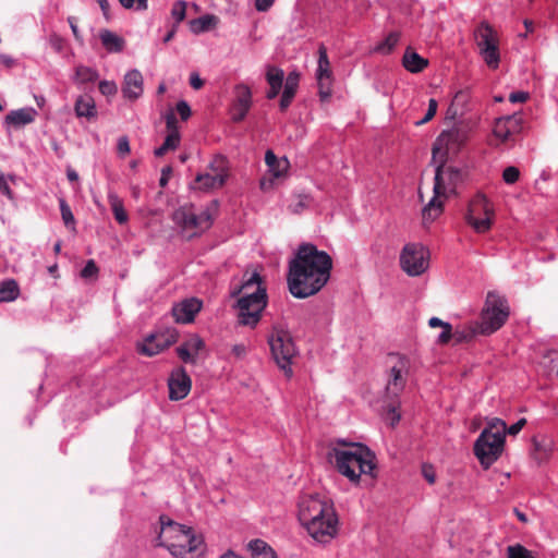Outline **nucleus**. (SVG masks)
I'll return each instance as SVG.
<instances>
[{"instance_id": "f257e3e1", "label": "nucleus", "mask_w": 558, "mask_h": 558, "mask_svg": "<svg viewBox=\"0 0 558 558\" xmlns=\"http://www.w3.org/2000/svg\"><path fill=\"white\" fill-rule=\"evenodd\" d=\"M332 259L312 243L299 245L288 265V287L296 299H306L319 292L330 278Z\"/></svg>"}, {"instance_id": "f03ea898", "label": "nucleus", "mask_w": 558, "mask_h": 558, "mask_svg": "<svg viewBox=\"0 0 558 558\" xmlns=\"http://www.w3.org/2000/svg\"><path fill=\"white\" fill-rule=\"evenodd\" d=\"M299 521L318 543L333 538L338 530V518L333 505L318 495H306L299 501Z\"/></svg>"}, {"instance_id": "7ed1b4c3", "label": "nucleus", "mask_w": 558, "mask_h": 558, "mask_svg": "<svg viewBox=\"0 0 558 558\" xmlns=\"http://www.w3.org/2000/svg\"><path fill=\"white\" fill-rule=\"evenodd\" d=\"M327 458L353 484H359L362 474L372 475L375 469V456L366 446L342 438L329 448Z\"/></svg>"}, {"instance_id": "20e7f679", "label": "nucleus", "mask_w": 558, "mask_h": 558, "mask_svg": "<svg viewBox=\"0 0 558 558\" xmlns=\"http://www.w3.org/2000/svg\"><path fill=\"white\" fill-rule=\"evenodd\" d=\"M231 296H238L235 308L239 325L256 327L267 305V293L262 287L260 275L257 271L250 274L242 284L231 292Z\"/></svg>"}, {"instance_id": "39448f33", "label": "nucleus", "mask_w": 558, "mask_h": 558, "mask_svg": "<svg viewBox=\"0 0 558 558\" xmlns=\"http://www.w3.org/2000/svg\"><path fill=\"white\" fill-rule=\"evenodd\" d=\"M508 316L509 307L506 299L494 291H489L481 313V320L470 323L462 330H457L453 336L459 342L471 341L478 335L489 336L505 325Z\"/></svg>"}, {"instance_id": "423d86ee", "label": "nucleus", "mask_w": 558, "mask_h": 558, "mask_svg": "<svg viewBox=\"0 0 558 558\" xmlns=\"http://www.w3.org/2000/svg\"><path fill=\"white\" fill-rule=\"evenodd\" d=\"M389 377L385 388V410L390 425L395 426L399 423L401 415L399 413L400 401L399 395L403 391L407 384V376L410 369V359L399 353L389 354Z\"/></svg>"}, {"instance_id": "0eeeda50", "label": "nucleus", "mask_w": 558, "mask_h": 558, "mask_svg": "<svg viewBox=\"0 0 558 558\" xmlns=\"http://www.w3.org/2000/svg\"><path fill=\"white\" fill-rule=\"evenodd\" d=\"M463 181V172L456 167L440 165L436 168L434 196L423 208V220L432 222L442 213L441 196L454 193L457 186Z\"/></svg>"}, {"instance_id": "6e6552de", "label": "nucleus", "mask_w": 558, "mask_h": 558, "mask_svg": "<svg viewBox=\"0 0 558 558\" xmlns=\"http://www.w3.org/2000/svg\"><path fill=\"white\" fill-rule=\"evenodd\" d=\"M494 209L487 197L482 194H475L469 202L464 214L465 222L471 226L475 232L485 233L493 225Z\"/></svg>"}, {"instance_id": "1a4fd4ad", "label": "nucleus", "mask_w": 558, "mask_h": 558, "mask_svg": "<svg viewBox=\"0 0 558 558\" xmlns=\"http://www.w3.org/2000/svg\"><path fill=\"white\" fill-rule=\"evenodd\" d=\"M480 56L489 69H497L500 62L499 39L496 31L487 23H481L474 32Z\"/></svg>"}, {"instance_id": "9d476101", "label": "nucleus", "mask_w": 558, "mask_h": 558, "mask_svg": "<svg viewBox=\"0 0 558 558\" xmlns=\"http://www.w3.org/2000/svg\"><path fill=\"white\" fill-rule=\"evenodd\" d=\"M268 343L276 364L288 376L292 375L290 365L295 354V345L290 333L281 328L275 327L268 338Z\"/></svg>"}, {"instance_id": "9b49d317", "label": "nucleus", "mask_w": 558, "mask_h": 558, "mask_svg": "<svg viewBox=\"0 0 558 558\" xmlns=\"http://www.w3.org/2000/svg\"><path fill=\"white\" fill-rule=\"evenodd\" d=\"M217 208V202L213 203V208L207 207L196 213L193 205L182 206L174 211L173 219L183 229H196L199 233L208 230L214 222V210Z\"/></svg>"}, {"instance_id": "f8f14e48", "label": "nucleus", "mask_w": 558, "mask_h": 558, "mask_svg": "<svg viewBox=\"0 0 558 558\" xmlns=\"http://www.w3.org/2000/svg\"><path fill=\"white\" fill-rule=\"evenodd\" d=\"M168 550L177 558H201L205 553V544L201 536L185 526L177 539L168 543Z\"/></svg>"}, {"instance_id": "ddd939ff", "label": "nucleus", "mask_w": 558, "mask_h": 558, "mask_svg": "<svg viewBox=\"0 0 558 558\" xmlns=\"http://www.w3.org/2000/svg\"><path fill=\"white\" fill-rule=\"evenodd\" d=\"M428 250L421 243H408L400 253V267L411 277L425 272L428 268Z\"/></svg>"}, {"instance_id": "4468645a", "label": "nucleus", "mask_w": 558, "mask_h": 558, "mask_svg": "<svg viewBox=\"0 0 558 558\" xmlns=\"http://www.w3.org/2000/svg\"><path fill=\"white\" fill-rule=\"evenodd\" d=\"M505 439L488 432H482L474 442V454L481 464L487 469L501 454Z\"/></svg>"}, {"instance_id": "2eb2a0df", "label": "nucleus", "mask_w": 558, "mask_h": 558, "mask_svg": "<svg viewBox=\"0 0 558 558\" xmlns=\"http://www.w3.org/2000/svg\"><path fill=\"white\" fill-rule=\"evenodd\" d=\"M178 336L179 335L175 329L155 332L147 336L144 341L138 344L137 349L143 355L154 356L175 343Z\"/></svg>"}, {"instance_id": "dca6fc26", "label": "nucleus", "mask_w": 558, "mask_h": 558, "mask_svg": "<svg viewBox=\"0 0 558 558\" xmlns=\"http://www.w3.org/2000/svg\"><path fill=\"white\" fill-rule=\"evenodd\" d=\"M265 163L270 178L263 177L259 184L262 190L267 191L272 187L275 179H281L287 174L290 162L287 157L278 158L272 150L268 149L265 154Z\"/></svg>"}, {"instance_id": "f3484780", "label": "nucleus", "mask_w": 558, "mask_h": 558, "mask_svg": "<svg viewBox=\"0 0 558 558\" xmlns=\"http://www.w3.org/2000/svg\"><path fill=\"white\" fill-rule=\"evenodd\" d=\"M523 129V118L520 112L496 119L493 133L502 143L509 141L512 135L519 134Z\"/></svg>"}, {"instance_id": "a211bd4d", "label": "nucleus", "mask_w": 558, "mask_h": 558, "mask_svg": "<svg viewBox=\"0 0 558 558\" xmlns=\"http://www.w3.org/2000/svg\"><path fill=\"white\" fill-rule=\"evenodd\" d=\"M192 387V381L183 367L173 369L168 379L169 399L179 401L184 399Z\"/></svg>"}, {"instance_id": "6ab92c4d", "label": "nucleus", "mask_w": 558, "mask_h": 558, "mask_svg": "<svg viewBox=\"0 0 558 558\" xmlns=\"http://www.w3.org/2000/svg\"><path fill=\"white\" fill-rule=\"evenodd\" d=\"M252 106V93L248 86L239 84L236 86V98L231 108V119L233 122H241L245 119Z\"/></svg>"}, {"instance_id": "aec40b11", "label": "nucleus", "mask_w": 558, "mask_h": 558, "mask_svg": "<svg viewBox=\"0 0 558 558\" xmlns=\"http://www.w3.org/2000/svg\"><path fill=\"white\" fill-rule=\"evenodd\" d=\"M144 90V78L142 73L136 70L126 72L123 78L122 94L130 101L138 99Z\"/></svg>"}, {"instance_id": "412c9836", "label": "nucleus", "mask_w": 558, "mask_h": 558, "mask_svg": "<svg viewBox=\"0 0 558 558\" xmlns=\"http://www.w3.org/2000/svg\"><path fill=\"white\" fill-rule=\"evenodd\" d=\"M202 302L195 298L186 299L172 307V316L179 324H190L201 311Z\"/></svg>"}, {"instance_id": "4be33fe9", "label": "nucleus", "mask_w": 558, "mask_h": 558, "mask_svg": "<svg viewBox=\"0 0 558 558\" xmlns=\"http://www.w3.org/2000/svg\"><path fill=\"white\" fill-rule=\"evenodd\" d=\"M160 532L156 537V546H161L168 549V543L177 539L178 534L183 531L185 525L177 523L167 515L159 517Z\"/></svg>"}, {"instance_id": "5701e85b", "label": "nucleus", "mask_w": 558, "mask_h": 558, "mask_svg": "<svg viewBox=\"0 0 558 558\" xmlns=\"http://www.w3.org/2000/svg\"><path fill=\"white\" fill-rule=\"evenodd\" d=\"M37 110L33 107H24L16 110H11L4 118V124L21 129L35 121L37 117Z\"/></svg>"}, {"instance_id": "b1692460", "label": "nucleus", "mask_w": 558, "mask_h": 558, "mask_svg": "<svg viewBox=\"0 0 558 558\" xmlns=\"http://www.w3.org/2000/svg\"><path fill=\"white\" fill-rule=\"evenodd\" d=\"M299 73L296 72H290L286 78L283 86V93L281 95V99L279 102V107L281 111H286L289 106L291 105L298 86H299Z\"/></svg>"}, {"instance_id": "393cba45", "label": "nucleus", "mask_w": 558, "mask_h": 558, "mask_svg": "<svg viewBox=\"0 0 558 558\" xmlns=\"http://www.w3.org/2000/svg\"><path fill=\"white\" fill-rule=\"evenodd\" d=\"M74 110L78 118L92 120L97 117L96 102L94 98L87 94L82 95L76 99Z\"/></svg>"}, {"instance_id": "a878e982", "label": "nucleus", "mask_w": 558, "mask_h": 558, "mask_svg": "<svg viewBox=\"0 0 558 558\" xmlns=\"http://www.w3.org/2000/svg\"><path fill=\"white\" fill-rule=\"evenodd\" d=\"M402 64L409 72L420 73L428 65V61L417 52L407 49L402 58Z\"/></svg>"}, {"instance_id": "bb28decb", "label": "nucleus", "mask_w": 558, "mask_h": 558, "mask_svg": "<svg viewBox=\"0 0 558 558\" xmlns=\"http://www.w3.org/2000/svg\"><path fill=\"white\" fill-rule=\"evenodd\" d=\"M99 38L108 52H121L125 45V41L122 37L118 36L109 29L100 31Z\"/></svg>"}, {"instance_id": "cd10ccee", "label": "nucleus", "mask_w": 558, "mask_h": 558, "mask_svg": "<svg viewBox=\"0 0 558 558\" xmlns=\"http://www.w3.org/2000/svg\"><path fill=\"white\" fill-rule=\"evenodd\" d=\"M460 142V133L459 131L451 130V131H444L441 134L437 137L436 142L433 146V156L435 157L438 150L446 146L447 149L453 148V146H458Z\"/></svg>"}, {"instance_id": "c85d7f7f", "label": "nucleus", "mask_w": 558, "mask_h": 558, "mask_svg": "<svg viewBox=\"0 0 558 558\" xmlns=\"http://www.w3.org/2000/svg\"><path fill=\"white\" fill-rule=\"evenodd\" d=\"M108 203L114 216V219L120 223L124 225L129 221V216L124 209L123 201L114 193H108Z\"/></svg>"}, {"instance_id": "c756f323", "label": "nucleus", "mask_w": 558, "mask_h": 558, "mask_svg": "<svg viewBox=\"0 0 558 558\" xmlns=\"http://www.w3.org/2000/svg\"><path fill=\"white\" fill-rule=\"evenodd\" d=\"M20 295V287L14 279H7L0 283V303L12 302Z\"/></svg>"}, {"instance_id": "7c9ffc66", "label": "nucleus", "mask_w": 558, "mask_h": 558, "mask_svg": "<svg viewBox=\"0 0 558 558\" xmlns=\"http://www.w3.org/2000/svg\"><path fill=\"white\" fill-rule=\"evenodd\" d=\"M196 182L199 184V189L203 190L219 189L226 183L220 174H213L210 172L198 174Z\"/></svg>"}, {"instance_id": "2f4dec72", "label": "nucleus", "mask_w": 558, "mask_h": 558, "mask_svg": "<svg viewBox=\"0 0 558 558\" xmlns=\"http://www.w3.org/2000/svg\"><path fill=\"white\" fill-rule=\"evenodd\" d=\"M399 39H400V33L391 32L387 35V37L384 40L379 41L373 48V52L381 53V54H389L397 46Z\"/></svg>"}, {"instance_id": "473e14b6", "label": "nucleus", "mask_w": 558, "mask_h": 558, "mask_svg": "<svg viewBox=\"0 0 558 558\" xmlns=\"http://www.w3.org/2000/svg\"><path fill=\"white\" fill-rule=\"evenodd\" d=\"M318 66L316 71V77H323L328 80H331V70H330V63L327 56V50L325 46H320L318 49Z\"/></svg>"}, {"instance_id": "72a5a7b5", "label": "nucleus", "mask_w": 558, "mask_h": 558, "mask_svg": "<svg viewBox=\"0 0 558 558\" xmlns=\"http://www.w3.org/2000/svg\"><path fill=\"white\" fill-rule=\"evenodd\" d=\"M229 170V161L222 155H216L209 163V172L220 174L223 181H227Z\"/></svg>"}, {"instance_id": "f704fd0d", "label": "nucleus", "mask_w": 558, "mask_h": 558, "mask_svg": "<svg viewBox=\"0 0 558 558\" xmlns=\"http://www.w3.org/2000/svg\"><path fill=\"white\" fill-rule=\"evenodd\" d=\"M98 76V72L89 66L78 65L75 70V82L77 84L94 83Z\"/></svg>"}, {"instance_id": "c9c22d12", "label": "nucleus", "mask_w": 558, "mask_h": 558, "mask_svg": "<svg viewBox=\"0 0 558 558\" xmlns=\"http://www.w3.org/2000/svg\"><path fill=\"white\" fill-rule=\"evenodd\" d=\"M180 144V134H168L163 144L154 150L156 157H162L167 151L174 150Z\"/></svg>"}, {"instance_id": "e433bc0d", "label": "nucleus", "mask_w": 558, "mask_h": 558, "mask_svg": "<svg viewBox=\"0 0 558 558\" xmlns=\"http://www.w3.org/2000/svg\"><path fill=\"white\" fill-rule=\"evenodd\" d=\"M266 81L269 87H282L284 81V72L277 66L267 65Z\"/></svg>"}, {"instance_id": "4c0bfd02", "label": "nucleus", "mask_w": 558, "mask_h": 558, "mask_svg": "<svg viewBox=\"0 0 558 558\" xmlns=\"http://www.w3.org/2000/svg\"><path fill=\"white\" fill-rule=\"evenodd\" d=\"M59 207L62 220L66 228L75 230V218L71 210V207L63 197L59 198Z\"/></svg>"}, {"instance_id": "58836bf2", "label": "nucleus", "mask_w": 558, "mask_h": 558, "mask_svg": "<svg viewBox=\"0 0 558 558\" xmlns=\"http://www.w3.org/2000/svg\"><path fill=\"white\" fill-rule=\"evenodd\" d=\"M507 558H538V556L523 545L514 544L507 547Z\"/></svg>"}, {"instance_id": "ea45409f", "label": "nucleus", "mask_w": 558, "mask_h": 558, "mask_svg": "<svg viewBox=\"0 0 558 558\" xmlns=\"http://www.w3.org/2000/svg\"><path fill=\"white\" fill-rule=\"evenodd\" d=\"M214 20L215 17L211 15H204L198 19H194L190 22L191 29L195 34L206 32L210 28Z\"/></svg>"}, {"instance_id": "a19ab883", "label": "nucleus", "mask_w": 558, "mask_h": 558, "mask_svg": "<svg viewBox=\"0 0 558 558\" xmlns=\"http://www.w3.org/2000/svg\"><path fill=\"white\" fill-rule=\"evenodd\" d=\"M482 432H488L489 434H493L505 439L506 423L498 417H494L488 421L487 426Z\"/></svg>"}, {"instance_id": "79ce46f5", "label": "nucleus", "mask_w": 558, "mask_h": 558, "mask_svg": "<svg viewBox=\"0 0 558 558\" xmlns=\"http://www.w3.org/2000/svg\"><path fill=\"white\" fill-rule=\"evenodd\" d=\"M183 343L195 355L196 359L197 354L205 348L204 340L197 335L191 336Z\"/></svg>"}, {"instance_id": "37998d69", "label": "nucleus", "mask_w": 558, "mask_h": 558, "mask_svg": "<svg viewBox=\"0 0 558 558\" xmlns=\"http://www.w3.org/2000/svg\"><path fill=\"white\" fill-rule=\"evenodd\" d=\"M269 548H270V546L266 542H264L263 539H259V538L252 539L247 544V549L251 551V554L254 558H258L262 554H264V551H266Z\"/></svg>"}, {"instance_id": "c03bdc74", "label": "nucleus", "mask_w": 558, "mask_h": 558, "mask_svg": "<svg viewBox=\"0 0 558 558\" xmlns=\"http://www.w3.org/2000/svg\"><path fill=\"white\" fill-rule=\"evenodd\" d=\"M171 15L175 20V24H180L186 16V2L183 0H178L174 2L171 9Z\"/></svg>"}, {"instance_id": "a18cd8bd", "label": "nucleus", "mask_w": 558, "mask_h": 558, "mask_svg": "<svg viewBox=\"0 0 558 558\" xmlns=\"http://www.w3.org/2000/svg\"><path fill=\"white\" fill-rule=\"evenodd\" d=\"M318 94L322 100H326L331 96V80L317 77Z\"/></svg>"}, {"instance_id": "49530a36", "label": "nucleus", "mask_w": 558, "mask_h": 558, "mask_svg": "<svg viewBox=\"0 0 558 558\" xmlns=\"http://www.w3.org/2000/svg\"><path fill=\"white\" fill-rule=\"evenodd\" d=\"M520 171L517 167L509 166L502 172V179L507 184H513L519 180Z\"/></svg>"}, {"instance_id": "de8ad7c7", "label": "nucleus", "mask_w": 558, "mask_h": 558, "mask_svg": "<svg viewBox=\"0 0 558 558\" xmlns=\"http://www.w3.org/2000/svg\"><path fill=\"white\" fill-rule=\"evenodd\" d=\"M177 354L178 356L184 362V363H191V364H195L196 363V357L195 355L185 347L184 343H182L181 345H179L177 349Z\"/></svg>"}, {"instance_id": "09e8293b", "label": "nucleus", "mask_w": 558, "mask_h": 558, "mask_svg": "<svg viewBox=\"0 0 558 558\" xmlns=\"http://www.w3.org/2000/svg\"><path fill=\"white\" fill-rule=\"evenodd\" d=\"M438 104L434 98L428 101V108L423 119L415 122L416 125H423L434 118L437 111Z\"/></svg>"}, {"instance_id": "8fccbe9b", "label": "nucleus", "mask_w": 558, "mask_h": 558, "mask_svg": "<svg viewBox=\"0 0 558 558\" xmlns=\"http://www.w3.org/2000/svg\"><path fill=\"white\" fill-rule=\"evenodd\" d=\"M118 88L114 82L112 81H101L99 82V92L105 96H111L117 93Z\"/></svg>"}, {"instance_id": "3c124183", "label": "nucleus", "mask_w": 558, "mask_h": 558, "mask_svg": "<svg viewBox=\"0 0 558 558\" xmlns=\"http://www.w3.org/2000/svg\"><path fill=\"white\" fill-rule=\"evenodd\" d=\"M177 112L183 121H186L191 117V107L185 100H180L175 106Z\"/></svg>"}, {"instance_id": "603ef678", "label": "nucleus", "mask_w": 558, "mask_h": 558, "mask_svg": "<svg viewBox=\"0 0 558 558\" xmlns=\"http://www.w3.org/2000/svg\"><path fill=\"white\" fill-rule=\"evenodd\" d=\"M98 272V268L96 266V263L93 259L87 260L83 269L81 270V276L83 278H90L93 276H96Z\"/></svg>"}, {"instance_id": "864d4df0", "label": "nucleus", "mask_w": 558, "mask_h": 558, "mask_svg": "<svg viewBox=\"0 0 558 558\" xmlns=\"http://www.w3.org/2000/svg\"><path fill=\"white\" fill-rule=\"evenodd\" d=\"M166 126H167V130L169 132L168 134H173V133L180 134L179 130H178V120H177V118H175L173 112L167 113V116H166Z\"/></svg>"}, {"instance_id": "5fc2aeb1", "label": "nucleus", "mask_w": 558, "mask_h": 558, "mask_svg": "<svg viewBox=\"0 0 558 558\" xmlns=\"http://www.w3.org/2000/svg\"><path fill=\"white\" fill-rule=\"evenodd\" d=\"M452 336V326L448 324L442 328V331L438 335L437 342L440 344H446L450 341Z\"/></svg>"}, {"instance_id": "6e6d98bb", "label": "nucleus", "mask_w": 558, "mask_h": 558, "mask_svg": "<svg viewBox=\"0 0 558 558\" xmlns=\"http://www.w3.org/2000/svg\"><path fill=\"white\" fill-rule=\"evenodd\" d=\"M117 150L120 156H124L130 153V142L128 136H121L118 138Z\"/></svg>"}, {"instance_id": "4d7b16f0", "label": "nucleus", "mask_w": 558, "mask_h": 558, "mask_svg": "<svg viewBox=\"0 0 558 558\" xmlns=\"http://www.w3.org/2000/svg\"><path fill=\"white\" fill-rule=\"evenodd\" d=\"M422 474L424 478L429 483L434 484L436 481V473L432 465L423 464L422 466Z\"/></svg>"}, {"instance_id": "13d9d810", "label": "nucleus", "mask_w": 558, "mask_h": 558, "mask_svg": "<svg viewBox=\"0 0 558 558\" xmlns=\"http://www.w3.org/2000/svg\"><path fill=\"white\" fill-rule=\"evenodd\" d=\"M68 23L71 27V31L73 33V36L74 38L78 41V43H83V37L78 31V27H77V19L74 17V16H69L68 17Z\"/></svg>"}, {"instance_id": "bf43d9fd", "label": "nucleus", "mask_w": 558, "mask_h": 558, "mask_svg": "<svg viewBox=\"0 0 558 558\" xmlns=\"http://www.w3.org/2000/svg\"><path fill=\"white\" fill-rule=\"evenodd\" d=\"M527 98H529V93L522 92V90L513 92L509 96V100L513 104L524 102L527 100Z\"/></svg>"}, {"instance_id": "052dcab7", "label": "nucleus", "mask_w": 558, "mask_h": 558, "mask_svg": "<svg viewBox=\"0 0 558 558\" xmlns=\"http://www.w3.org/2000/svg\"><path fill=\"white\" fill-rule=\"evenodd\" d=\"M525 423H526V420L521 418L518 422H515L514 424H512L508 429L506 428V433H508L509 435L515 436L517 434H519L521 432V429L523 428Z\"/></svg>"}, {"instance_id": "680f3d73", "label": "nucleus", "mask_w": 558, "mask_h": 558, "mask_svg": "<svg viewBox=\"0 0 558 558\" xmlns=\"http://www.w3.org/2000/svg\"><path fill=\"white\" fill-rule=\"evenodd\" d=\"M275 0H255V9L258 12L268 11L274 4Z\"/></svg>"}, {"instance_id": "e2e57ef3", "label": "nucleus", "mask_w": 558, "mask_h": 558, "mask_svg": "<svg viewBox=\"0 0 558 558\" xmlns=\"http://www.w3.org/2000/svg\"><path fill=\"white\" fill-rule=\"evenodd\" d=\"M0 193L8 196L9 198H13L12 191L8 184V181L3 174H0Z\"/></svg>"}, {"instance_id": "0e129e2a", "label": "nucleus", "mask_w": 558, "mask_h": 558, "mask_svg": "<svg viewBox=\"0 0 558 558\" xmlns=\"http://www.w3.org/2000/svg\"><path fill=\"white\" fill-rule=\"evenodd\" d=\"M190 85L194 89H199L204 85V82L197 73H192L190 76Z\"/></svg>"}, {"instance_id": "69168bd1", "label": "nucleus", "mask_w": 558, "mask_h": 558, "mask_svg": "<svg viewBox=\"0 0 558 558\" xmlns=\"http://www.w3.org/2000/svg\"><path fill=\"white\" fill-rule=\"evenodd\" d=\"M50 45L56 51H61L63 48V40L61 37L53 35L50 37Z\"/></svg>"}, {"instance_id": "338daca9", "label": "nucleus", "mask_w": 558, "mask_h": 558, "mask_svg": "<svg viewBox=\"0 0 558 558\" xmlns=\"http://www.w3.org/2000/svg\"><path fill=\"white\" fill-rule=\"evenodd\" d=\"M171 173V167H165L162 170H161V177L159 179V185L160 186H166L167 183H168V179H169V174Z\"/></svg>"}, {"instance_id": "774afa93", "label": "nucleus", "mask_w": 558, "mask_h": 558, "mask_svg": "<svg viewBox=\"0 0 558 558\" xmlns=\"http://www.w3.org/2000/svg\"><path fill=\"white\" fill-rule=\"evenodd\" d=\"M232 353L236 356V357H242L245 353H246V348L244 344H235L233 345L232 348Z\"/></svg>"}]
</instances>
